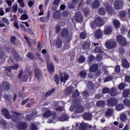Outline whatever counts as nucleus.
Returning a JSON list of instances; mask_svg holds the SVG:
<instances>
[{
  "label": "nucleus",
  "instance_id": "63",
  "mask_svg": "<svg viewBox=\"0 0 130 130\" xmlns=\"http://www.w3.org/2000/svg\"><path fill=\"white\" fill-rule=\"evenodd\" d=\"M115 71L116 73H119L120 72V67L119 65H116L115 67Z\"/></svg>",
  "mask_w": 130,
  "mask_h": 130
},
{
  "label": "nucleus",
  "instance_id": "27",
  "mask_svg": "<svg viewBox=\"0 0 130 130\" xmlns=\"http://www.w3.org/2000/svg\"><path fill=\"white\" fill-rule=\"evenodd\" d=\"M106 103H105V101L104 100H101V101H98L96 102V105L98 107H104Z\"/></svg>",
  "mask_w": 130,
  "mask_h": 130
},
{
  "label": "nucleus",
  "instance_id": "56",
  "mask_svg": "<svg viewBox=\"0 0 130 130\" xmlns=\"http://www.w3.org/2000/svg\"><path fill=\"white\" fill-rule=\"evenodd\" d=\"M124 105L125 106H127V107H130V100H127L125 99L124 100Z\"/></svg>",
  "mask_w": 130,
  "mask_h": 130
},
{
  "label": "nucleus",
  "instance_id": "44",
  "mask_svg": "<svg viewBox=\"0 0 130 130\" xmlns=\"http://www.w3.org/2000/svg\"><path fill=\"white\" fill-rule=\"evenodd\" d=\"M73 92V88L71 86H69L66 90V92L67 94H71Z\"/></svg>",
  "mask_w": 130,
  "mask_h": 130
},
{
  "label": "nucleus",
  "instance_id": "32",
  "mask_svg": "<svg viewBox=\"0 0 130 130\" xmlns=\"http://www.w3.org/2000/svg\"><path fill=\"white\" fill-rule=\"evenodd\" d=\"M59 119H60L61 121H67L69 119V117L67 115L63 114L59 118Z\"/></svg>",
  "mask_w": 130,
  "mask_h": 130
},
{
  "label": "nucleus",
  "instance_id": "3",
  "mask_svg": "<svg viewBox=\"0 0 130 130\" xmlns=\"http://www.w3.org/2000/svg\"><path fill=\"white\" fill-rule=\"evenodd\" d=\"M104 25V21L101 17H96L94 21H91L90 23V27L92 29L96 27H102Z\"/></svg>",
  "mask_w": 130,
  "mask_h": 130
},
{
  "label": "nucleus",
  "instance_id": "15",
  "mask_svg": "<svg viewBox=\"0 0 130 130\" xmlns=\"http://www.w3.org/2000/svg\"><path fill=\"white\" fill-rule=\"evenodd\" d=\"M112 27L111 26L109 25L105 27L104 33L106 35H111V34L112 33Z\"/></svg>",
  "mask_w": 130,
  "mask_h": 130
},
{
  "label": "nucleus",
  "instance_id": "55",
  "mask_svg": "<svg viewBox=\"0 0 130 130\" xmlns=\"http://www.w3.org/2000/svg\"><path fill=\"white\" fill-rule=\"evenodd\" d=\"M20 28H21V30L22 31H24L25 32L27 31V28H26L24 24H20Z\"/></svg>",
  "mask_w": 130,
  "mask_h": 130
},
{
  "label": "nucleus",
  "instance_id": "20",
  "mask_svg": "<svg viewBox=\"0 0 130 130\" xmlns=\"http://www.w3.org/2000/svg\"><path fill=\"white\" fill-rule=\"evenodd\" d=\"M100 6V2L99 0H94L92 4V7L93 9H98Z\"/></svg>",
  "mask_w": 130,
  "mask_h": 130
},
{
  "label": "nucleus",
  "instance_id": "33",
  "mask_svg": "<svg viewBox=\"0 0 130 130\" xmlns=\"http://www.w3.org/2000/svg\"><path fill=\"white\" fill-rule=\"evenodd\" d=\"M106 12V9H105L104 8H100L99 9L98 13L99 14L101 15H104L105 14V13Z\"/></svg>",
  "mask_w": 130,
  "mask_h": 130
},
{
  "label": "nucleus",
  "instance_id": "18",
  "mask_svg": "<svg viewBox=\"0 0 130 130\" xmlns=\"http://www.w3.org/2000/svg\"><path fill=\"white\" fill-rule=\"evenodd\" d=\"M92 114L88 112L83 114L82 117L85 120H89L92 118Z\"/></svg>",
  "mask_w": 130,
  "mask_h": 130
},
{
  "label": "nucleus",
  "instance_id": "61",
  "mask_svg": "<svg viewBox=\"0 0 130 130\" xmlns=\"http://www.w3.org/2000/svg\"><path fill=\"white\" fill-rule=\"evenodd\" d=\"M30 130H38L37 125L34 123L31 124Z\"/></svg>",
  "mask_w": 130,
  "mask_h": 130
},
{
  "label": "nucleus",
  "instance_id": "4",
  "mask_svg": "<svg viewBox=\"0 0 130 130\" xmlns=\"http://www.w3.org/2000/svg\"><path fill=\"white\" fill-rule=\"evenodd\" d=\"M4 68H5V70L6 71H8V72H7V75L10 77H13V74L12 73V70H17L19 68V65L16 64L14 66H9V67H4Z\"/></svg>",
  "mask_w": 130,
  "mask_h": 130
},
{
  "label": "nucleus",
  "instance_id": "23",
  "mask_svg": "<svg viewBox=\"0 0 130 130\" xmlns=\"http://www.w3.org/2000/svg\"><path fill=\"white\" fill-rule=\"evenodd\" d=\"M75 110L77 113L78 112L80 113H82L83 112L84 108L83 106H79V105H78L77 106V104L76 105H75Z\"/></svg>",
  "mask_w": 130,
  "mask_h": 130
},
{
  "label": "nucleus",
  "instance_id": "39",
  "mask_svg": "<svg viewBox=\"0 0 130 130\" xmlns=\"http://www.w3.org/2000/svg\"><path fill=\"white\" fill-rule=\"evenodd\" d=\"M52 114L51 111L47 110L45 114H43L44 117H49Z\"/></svg>",
  "mask_w": 130,
  "mask_h": 130
},
{
  "label": "nucleus",
  "instance_id": "17",
  "mask_svg": "<svg viewBox=\"0 0 130 130\" xmlns=\"http://www.w3.org/2000/svg\"><path fill=\"white\" fill-rule=\"evenodd\" d=\"M103 35L102 30H101V29H98L95 31V34H94V37H95L96 39L99 40L101 38V37H103Z\"/></svg>",
  "mask_w": 130,
  "mask_h": 130
},
{
  "label": "nucleus",
  "instance_id": "22",
  "mask_svg": "<svg viewBox=\"0 0 130 130\" xmlns=\"http://www.w3.org/2000/svg\"><path fill=\"white\" fill-rule=\"evenodd\" d=\"M61 14L59 11H55L53 15V17L54 18L55 20H59L60 18Z\"/></svg>",
  "mask_w": 130,
  "mask_h": 130
},
{
  "label": "nucleus",
  "instance_id": "25",
  "mask_svg": "<svg viewBox=\"0 0 130 130\" xmlns=\"http://www.w3.org/2000/svg\"><path fill=\"white\" fill-rule=\"evenodd\" d=\"M105 7L107 12H108V13H109L110 14H112L113 13V9L111 6H110L109 4H106Z\"/></svg>",
  "mask_w": 130,
  "mask_h": 130
},
{
  "label": "nucleus",
  "instance_id": "34",
  "mask_svg": "<svg viewBox=\"0 0 130 130\" xmlns=\"http://www.w3.org/2000/svg\"><path fill=\"white\" fill-rule=\"evenodd\" d=\"M78 61L79 63H84L85 61V58L84 56L81 55L80 56H79V57L78 59Z\"/></svg>",
  "mask_w": 130,
  "mask_h": 130
},
{
  "label": "nucleus",
  "instance_id": "1",
  "mask_svg": "<svg viewBox=\"0 0 130 130\" xmlns=\"http://www.w3.org/2000/svg\"><path fill=\"white\" fill-rule=\"evenodd\" d=\"M44 57L46 61L47 71L50 75H52L53 72L55 71V65H54L53 62H51L49 63L50 56L48 54H46V55H45V56H44Z\"/></svg>",
  "mask_w": 130,
  "mask_h": 130
},
{
  "label": "nucleus",
  "instance_id": "59",
  "mask_svg": "<svg viewBox=\"0 0 130 130\" xmlns=\"http://www.w3.org/2000/svg\"><path fill=\"white\" fill-rule=\"evenodd\" d=\"M90 10L89 8H85L84 10V13L85 15H88L90 13Z\"/></svg>",
  "mask_w": 130,
  "mask_h": 130
},
{
  "label": "nucleus",
  "instance_id": "48",
  "mask_svg": "<svg viewBox=\"0 0 130 130\" xmlns=\"http://www.w3.org/2000/svg\"><path fill=\"white\" fill-rule=\"evenodd\" d=\"M94 58H95V57L94 55H90L88 56V62L89 63H91L93 61V60H94Z\"/></svg>",
  "mask_w": 130,
  "mask_h": 130
},
{
  "label": "nucleus",
  "instance_id": "9",
  "mask_svg": "<svg viewBox=\"0 0 130 130\" xmlns=\"http://www.w3.org/2000/svg\"><path fill=\"white\" fill-rule=\"evenodd\" d=\"M116 42L113 41H110V42H106L105 43V46L107 49H112L114 48L116 46Z\"/></svg>",
  "mask_w": 130,
  "mask_h": 130
},
{
  "label": "nucleus",
  "instance_id": "42",
  "mask_svg": "<svg viewBox=\"0 0 130 130\" xmlns=\"http://www.w3.org/2000/svg\"><path fill=\"white\" fill-rule=\"evenodd\" d=\"M113 114V110L111 109H108V111L106 112L105 115L106 116H109Z\"/></svg>",
  "mask_w": 130,
  "mask_h": 130
},
{
  "label": "nucleus",
  "instance_id": "46",
  "mask_svg": "<svg viewBox=\"0 0 130 130\" xmlns=\"http://www.w3.org/2000/svg\"><path fill=\"white\" fill-rule=\"evenodd\" d=\"M39 20L42 23H46L48 22L49 19L46 17H40Z\"/></svg>",
  "mask_w": 130,
  "mask_h": 130
},
{
  "label": "nucleus",
  "instance_id": "57",
  "mask_svg": "<svg viewBox=\"0 0 130 130\" xmlns=\"http://www.w3.org/2000/svg\"><path fill=\"white\" fill-rule=\"evenodd\" d=\"M125 88V85L123 83H121L118 86V88L120 90H123Z\"/></svg>",
  "mask_w": 130,
  "mask_h": 130
},
{
  "label": "nucleus",
  "instance_id": "52",
  "mask_svg": "<svg viewBox=\"0 0 130 130\" xmlns=\"http://www.w3.org/2000/svg\"><path fill=\"white\" fill-rule=\"evenodd\" d=\"M80 95V92L78 89L75 90L74 92L73 93V97L76 98Z\"/></svg>",
  "mask_w": 130,
  "mask_h": 130
},
{
  "label": "nucleus",
  "instance_id": "14",
  "mask_svg": "<svg viewBox=\"0 0 130 130\" xmlns=\"http://www.w3.org/2000/svg\"><path fill=\"white\" fill-rule=\"evenodd\" d=\"M60 36L62 38H67L69 37V31L67 28H63L60 32Z\"/></svg>",
  "mask_w": 130,
  "mask_h": 130
},
{
  "label": "nucleus",
  "instance_id": "6",
  "mask_svg": "<svg viewBox=\"0 0 130 130\" xmlns=\"http://www.w3.org/2000/svg\"><path fill=\"white\" fill-rule=\"evenodd\" d=\"M124 2L122 0H116L114 2V8L116 10H122L123 8Z\"/></svg>",
  "mask_w": 130,
  "mask_h": 130
},
{
  "label": "nucleus",
  "instance_id": "60",
  "mask_svg": "<svg viewBox=\"0 0 130 130\" xmlns=\"http://www.w3.org/2000/svg\"><path fill=\"white\" fill-rule=\"evenodd\" d=\"M103 59V55L102 54H97L96 55V60L101 61Z\"/></svg>",
  "mask_w": 130,
  "mask_h": 130
},
{
  "label": "nucleus",
  "instance_id": "12",
  "mask_svg": "<svg viewBox=\"0 0 130 130\" xmlns=\"http://www.w3.org/2000/svg\"><path fill=\"white\" fill-rule=\"evenodd\" d=\"M2 113L4 117H5L6 119H11L12 118V116L10 114L9 110L6 108H3L2 109Z\"/></svg>",
  "mask_w": 130,
  "mask_h": 130
},
{
  "label": "nucleus",
  "instance_id": "43",
  "mask_svg": "<svg viewBox=\"0 0 130 130\" xmlns=\"http://www.w3.org/2000/svg\"><path fill=\"white\" fill-rule=\"evenodd\" d=\"M54 81L58 85L59 83V77L58 75H55L54 76Z\"/></svg>",
  "mask_w": 130,
  "mask_h": 130
},
{
  "label": "nucleus",
  "instance_id": "19",
  "mask_svg": "<svg viewBox=\"0 0 130 130\" xmlns=\"http://www.w3.org/2000/svg\"><path fill=\"white\" fill-rule=\"evenodd\" d=\"M55 89H51L50 90H49V91L46 92L45 94V95H43V98L44 99H47V98L50 96V95H52V93L55 92Z\"/></svg>",
  "mask_w": 130,
  "mask_h": 130
},
{
  "label": "nucleus",
  "instance_id": "64",
  "mask_svg": "<svg viewBox=\"0 0 130 130\" xmlns=\"http://www.w3.org/2000/svg\"><path fill=\"white\" fill-rule=\"evenodd\" d=\"M14 26L15 27L16 29L18 30L20 27H19L18 22L17 21H15L13 23Z\"/></svg>",
  "mask_w": 130,
  "mask_h": 130
},
{
  "label": "nucleus",
  "instance_id": "47",
  "mask_svg": "<svg viewBox=\"0 0 130 130\" xmlns=\"http://www.w3.org/2000/svg\"><path fill=\"white\" fill-rule=\"evenodd\" d=\"M17 38L15 36H12L11 38H10V41H11V43L12 44V45H15L16 44V40Z\"/></svg>",
  "mask_w": 130,
  "mask_h": 130
},
{
  "label": "nucleus",
  "instance_id": "50",
  "mask_svg": "<svg viewBox=\"0 0 130 130\" xmlns=\"http://www.w3.org/2000/svg\"><path fill=\"white\" fill-rule=\"evenodd\" d=\"M94 52L95 53H102V49L99 47H96L94 49Z\"/></svg>",
  "mask_w": 130,
  "mask_h": 130
},
{
  "label": "nucleus",
  "instance_id": "29",
  "mask_svg": "<svg viewBox=\"0 0 130 130\" xmlns=\"http://www.w3.org/2000/svg\"><path fill=\"white\" fill-rule=\"evenodd\" d=\"M87 37V32H86L85 31H82L79 34V38H80V39L81 40H85V39H86Z\"/></svg>",
  "mask_w": 130,
  "mask_h": 130
},
{
  "label": "nucleus",
  "instance_id": "10",
  "mask_svg": "<svg viewBox=\"0 0 130 130\" xmlns=\"http://www.w3.org/2000/svg\"><path fill=\"white\" fill-rule=\"evenodd\" d=\"M59 76H60V82L61 83L64 82V83L65 84V83L67 82V81L69 80V75L67 73H65L64 74V77L63 73L61 72L60 73Z\"/></svg>",
  "mask_w": 130,
  "mask_h": 130
},
{
  "label": "nucleus",
  "instance_id": "35",
  "mask_svg": "<svg viewBox=\"0 0 130 130\" xmlns=\"http://www.w3.org/2000/svg\"><path fill=\"white\" fill-rule=\"evenodd\" d=\"M109 93H110V95L111 96H114L116 95V90L112 88L110 90V91Z\"/></svg>",
  "mask_w": 130,
  "mask_h": 130
},
{
  "label": "nucleus",
  "instance_id": "45",
  "mask_svg": "<svg viewBox=\"0 0 130 130\" xmlns=\"http://www.w3.org/2000/svg\"><path fill=\"white\" fill-rule=\"evenodd\" d=\"M87 76V73L85 72L84 71H81L79 72V76H80L81 78H84L86 77Z\"/></svg>",
  "mask_w": 130,
  "mask_h": 130
},
{
  "label": "nucleus",
  "instance_id": "30",
  "mask_svg": "<svg viewBox=\"0 0 130 130\" xmlns=\"http://www.w3.org/2000/svg\"><path fill=\"white\" fill-rule=\"evenodd\" d=\"M2 85L4 87V88L6 90H8L10 89V84L8 82H7L6 81L3 82Z\"/></svg>",
  "mask_w": 130,
  "mask_h": 130
},
{
  "label": "nucleus",
  "instance_id": "26",
  "mask_svg": "<svg viewBox=\"0 0 130 130\" xmlns=\"http://www.w3.org/2000/svg\"><path fill=\"white\" fill-rule=\"evenodd\" d=\"M55 46L58 48H60L61 46H62V41L61 40L60 38H58L55 40Z\"/></svg>",
  "mask_w": 130,
  "mask_h": 130
},
{
  "label": "nucleus",
  "instance_id": "31",
  "mask_svg": "<svg viewBox=\"0 0 130 130\" xmlns=\"http://www.w3.org/2000/svg\"><path fill=\"white\" fill-rule=\"evenodd\" d=\"M129 94H130V90L125 89L124 90L123 92V96L124 98H127Z\"/></svg>",
  "mask_w": 130,
  "mask_h": 130
},
{
  "label": "nucleus",
  "instance_id": "16",
  "mask_svg": "<svg viewBox=\"0 0 130 130\" xmlns=\"http://www.w3.org/2000/svg\"><path fill=\"white\" fill-rule=\"evenodd\" d=\"M127 15V12L126 11L121 10L119 13V16L120 20L124 21Z\"/></svg>",
  "mask_w": 130,
  "mask_h": 130
},
{
  "label": "nucleus",
  "instance_id": "11",
  "mask_svg": "<svg viewBox=\"0 0 130 130\" xmlns=\"http://www.w3.org/2000/svg\"><path fill=\"white\" fill-rule=\"evenodd\" d=\"M92 126L89 125L88 123L82 122L79 125V129L80 130H87L88 129H91Z\"/></svg>",
  "mask_w": 130,
  "mask_h": 130
},
{
  "label": "nucleus",
  "instance_id": "38",
  "mask_svg": "<svg viewBox=\"0 0 130 130\" xmlns=\"http://www.w3.org/2000/svg\"><path fill=\"white\" fill-rule=\"evenodd\" d=\"M116 109L117 111H121L123 109V105L122 104H118L116 107Z\"/></svg>",
  "mask_w": 130,
  "mask_h": 130
},
{
  "label": "nucleus",
  "instance_id": "53",
  "mask_svg": "<svg viewBox=\"0 0 130 130\" xmlns=\"http://www.w3.org/2000/svg\"><path fill=\"white\" fill-rule=\"evenodd\" d=\"M110 91V89L109 88H108L107 87H105L102 89V93L103 94H106L108 93Z\"/></svg>",
  "mask_w": 130,
  "mask_h": 130
},
{
  "label": "nucleus",
  "instance_id": "54",
  "mask_svg": "<svg viewBox=\"0 0 130 130\" xmlns=\"http://www.w3.org/2000/svg\"><path fill=\"white\" fill-rule=\"evenodd\" d=\"M21 20H25L28 19V17L27 14H22L20 17Z\"/></svg>",
  "mask_w": 130,
  "mask_h": 130
},
{
  "label": "nucleus",
  "instance_id": "13",
  "mask_svg": "<svg viewBox=\"0 0 130 130\" xmlns=\"http://www.w3.org/2000/svg\"><path fill=\"white\" fill-rule=\"evenodd\" d=\"M83 19V15L81 14L80 12H78L75 15V20L76 22L80 23V22L82 21Z\"/></svg>",
  "mask_w": 130,
  "mask_h": 130
},
{
  "label": "nucleus",
  "instance_id": "2",
  "mask_svg": "<svg viewBox=\"0 0 130 130\" xmlns=\"http://www.w3.org/2000/svg\"><path fill=\"white\" fill-rule=\"evenodd\" d=\"M12 121L14 122L17 123V125H16V128L18 130H26L28 127V124L25 122H19V118L18 117H12Z\"/></svg>",
  "mask_w": 130,
  "mask_h": 130
},
{
  "label": "nucleus",
  "instance_id": "8",
  "mask_svg": "<svg viewBox=\"0 0 130 130\" xmlns=\"http://www.w3.org/2000/svg\"><path fill=\"white\" fill-rule=\"evenodd\" d=\"M34 73L36 78H37L38 80H41V78L43 77L41 70L38 68L35 69Z\"/></svg>",
  "mask_w": 130,
  "mask_h": 130
},
{
  "label": "nucleus",
  "instance_id": "7",
  "mask_svg": "<svg viewBox=\"0 0 130 130\" xmlns=\"http://www.w3.org/2000/svg\"><path fill=\"white\" fill-rule=\"evenodd\" d=\"M108 105L110 107H114L118 104V101L115 98H110L107 101Z\"/></svg>",
  "mask_w": 130,
  "mask_h": 130
},
{
  "label": "nucleus",
  "instance_id": "41",
  "mask_svg": "<svg viewBox=\"0 0 130 130\" xmlns=\"http://www.w3.org/2000/svg\"><path fill=\"white\" fill-rule=\"evenodd\" d=\"M26 56L27 58H29L31 60H34V58L35 57L34 54L30 52L27 53Z\"/></svg>",
  "mask_w": 130,
  "mask_h": 130
},
{
  "label": "nucleus",
  "instance_id": "5",
  "mask_svg": "<svg viewBox=\"0 0 130 130\" xmlns=\"http://www.w3.org/2000/svg\"><path fill=\"white\" fill-rule=\"evenodd\" d=\"M116 39L118 43L120 44L121 46H126L127 42L126 38H124L122 35H118L116 37Z\"/></svg>",
  "mask_w": 130,
  "mask_h": 130
},
{
  "label": "nucleus",
  "instance_id": "24",
  "mask_svg": "<svg viewBox=\"0 0 130 130\" xmlns=\"http://www.w3.org/2000/svg\"><path fill=\"white\" fill-rule=\"evenodd\" d=\"M98 68H99V65L96 64H94L92 65L91 67H90L89 69V71L90 72L94 73L98 70Z\"/></svg>",
  "mask_w": 130,
  "mask_h": 130
},
{
  "label": "nucleus",
  "instance_id": "58",
  "mask_svg": "<svg viewBox=\"0 0 130 130\" xmlns=\"http://www.w3.org/2000/svg\"><path fill=\"white\" fill-rule=\"evenodd\" d=\"M26 120L29 121H31L33 118V115L32 114H27L26 116Z\"/></svg>",
  "mask_w": 130,
  "mask_h": 130
},
{
  "label": "nucleus",
  "instance_id": "51",
  "mask_svg": "<svg viewBox=\"0 0 130 130\" xmlns=\"http://www.w3.org/2000/svg\"><path fill=\"white\" fill-rule=\"evenodd\" d=\"M88 85L89 90H92L93 89H94V83H93L91 81H89Z\"/></svg>",
  "mask_w": 130,
  "mask_h": 130
},
{
  "label": "nucleus",
  "instance_id": "49",
  "mask_svg": "<svg viewBox=\"0 0 130 130\" xmlns=\"http://www.w3.org/2000/svg\"><path fill=\"white\" fill-rule=\"evenodd\" d=\"M60 30H61V27L58 24H57L56 26H55V33L58 34L60 32Z\"/></svg>",
  "mask_w": 130,
  "mask_h": 130
},
{
  "label": "nucleus",
  "instance_id": "37",
  "mask_svg": "<svg viewBox=\"0 0 130 130\" xmlns=\"http://www.w3.org/2000/svg\"><path fill=\"white\" fill-rule=\"evenodd\" d=\"M113 24L114 25V27H115L117 28H118L120 26V23L119 21L115 20L113 21Z\"/></svg>",
  "mask_w": 130,
  "mask_h": 130
},
{
  "label": "nucleus",
  "instance_id": "36",
  "mask_svg": "<svg viewBox=\"0 0 130 130\" xmlns=\"http://www.w3.org/2000/svg\"><path fill=\"white\" fill-rule=\"evenodd\" d=\"M14 58L16 60H20L21 59V57H20V55L16 52H15L14 53Z\"/></svg>",
  "mask_w": 130,
  "mask_h": 130
},
{
  "label": "nucleus",
  "instance_id": "62",
  "mask_svg": "<svg viewBox=\"0 0 130 130\" xmlns=\"http://www.w3.org/2000/svg\"><path fill=\"white\" fill-rule=\"evenodd\" d=\"M4 99H5V100L8 102H9L11 101V96L8 94H5V95H4Z\"/></svg>",
  "mask_w": 130,
  "mask_h": 130
},
{
  "label": "nucleus",
  "instance_id": "28",
  "mask_svg": "<svg viewBox=\"0 0 130 130\" xmlns=\"http://www.w3.org/2000/svg\"><path fill=\"white\" fill-rule=\"evenodd\" d=\"M122 65H123V68H129V64L128 63L126 59H123L122 60Z\"/></svg>",
  "mask_w": 130,
  "mask_h": 130
},
{
  "label": "nucleus",
  "instance_id": "40",
  "mask_svg": "<svg viewBox=\"0 0 130 130\" xmlns=\"http://www.w3.org/2000/svg\"><path fill=\"white\" fill-rule=\"evenodd\" d=\"M127 119L126 115L125 114H121L120 117V119L122 122L126 121Z\"/></svg>",
  "mask_w": 130,
  "mask_h": 130
},
{
  "label": "nucleus",
  "instance_id": "21",
  "mask_svg": "<svg viewBox=\"0 0 130 130\" xmlns=\"http://www.w3.org/2000/svg\"><path fill=\"white\" fill-rule=\"evenodd\" d=\"M91 44L89 42H85L82 45V49L84 50H87L90 48Z\"/></svg>",
  "mask_w": 130,
  "mask_h": 130
}]
</instances>
